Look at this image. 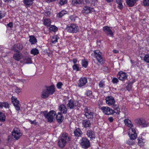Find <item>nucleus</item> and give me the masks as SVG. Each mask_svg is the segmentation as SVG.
<instances>
[{"label":"nucleus","mask_w":149,"mask_h":149,"mask_svg":"<svg viewBox=\"0 0 149 149\" xmlns=\"http://www.w3.org/2000/svg\"><path fill=\"white\" fill-rule=\"evenodd\" d=\"M116 2L118 4V8H119L120 9H121L123 8V6L122 5V1L121 0H115Z\"/></svg>","instance_id":"30"},{"label":"nucleus","mask_w":149,"mask_h":149,"mask_svg":"<svg viewBox=\"0 0 149 149\" xmlns=\"http://www.w3.org/2000/svg\"><path fill=\"white\" fill-rule=\"evenodd\" d=\"M68 102L67 106L68 109H74L76 107H79L80 106V103L79 101H73L70 100H68Z\"/></svg>","instance_id":"5"},{"label":"nucleus","mask_w":149,"mask_h":149,"mask_svg":"<svg viewBox=\"0 0 149 149\" xmlns=\"http://www.w3.org/2000/svg\"><path fill=\"white\" fill-rule=\"evenodd\" d=\"M30 122H31V124H33L35 125H36L37 124V123L35 120H34L33 121L30 120Z\"/></svg>","instance_id":"56"},{"label":"nucleus","mask_w":149,"mask_h":149,"mask_svg":"<svg viewBox=\"0 0 149 149\" xmlns=\"http://www.w3.org/2000/svg\"><path fill=\"white\" fill-rule=\"evenodd\" d=\"M56 0H47V2L50 3L53 1H54Z\"/></svg>","instance_id":"61"},{"label":"nucleus","mask_w":149,"mask_h":149,"mask_svg":"<svg viewBox=\"0 0 149 149\" xmlns=\"http://www.w3.org/2000/svg\"><path fill=\"white\" fill-rule=\"evenodd\" d=\"M88 137L91 139L95 138V134L94 132L93 131L90 130H88L86 134Z\"/></svg>","instance_id":"21"},{"label":"nucleus","mask_w":149,"mask_h":149,"mask_svg":"<svg viewBox=\"0 0 149 149\" xmlns=\"http://www.w3.org/2000/svg\"><path fill=\"white\" fill-rule=\"evenodd\" d=\"M29 41L32 45L36 44L37 42V40L33 36H29Z\"/></svg>","instance_id":"25"},{"label":"nucleus","mask_w":149,"mask_h":149,"mask_svg":"<svg viewBox=\"0 0 149 149\" xmlns=\"http://www.w3.org/2000/svg\"><path fill=\"white\" fill-rule=\"evenodd\" d=\"M63 84L61 82H58L56 84V86L58 88L60 89L61 88V87L63 86Z\"/></svg>","instance_id":"50"},{"label":"nucleus","mask_w":149,"mask_h":149,"mask_svg":"<svg viewBox=\"0 0 149 149\" xmlns=\"http://www.w3.org/2000/svg\"><path fill=\"white\" fill-rule=\"evenodd\" d=\"M103 30L104 32L107 35H110L111 36L113 35V33L111 30L107 26H105L103 27Z\"/></svg>","instance_id":"17"},{"label":"nucleus","mask_w":149,"mask_h":149,"mask_svg":"<svg viewBox=\"0 0 149 149\" xmlns=\"http://www.w3.org/2000/svg\"><path fill=\"white\" fill-rule=\"evenodd\" d=\"M74 134L76 136L79 137L81 136L82 134V132L80 128H77L74 131Z\"/></svg>","instance_id":"23"},{"label":"nucleus","mask_w":149,"mask_h":149,"mask_svg":"<svg viewBox=\"0 0 149 149\" xmlns=\"http://www.w3.org/2000/svg\"><path fill=\"white\" fill-rule=\"evenodd\" d=\"M66 11H62L61 12H60L58 14V17H62L64 15L66 14Z\"/></svg>","instance_id":"42"},{"label":"nucleus","mask_w":149,"mask_h":149,"mask_svg":"<svg viewBox=\"0 0 149 149\" xmlns=\"http://www.w3.org/2000/svg\"><path fill=\"white\" fill-rule=\"evenodd\" d=\"M134 122L136 123L141 126L143 127H146L147 126L146 120L143 119H137L135 120Z\"/></svg>","instance_id":"11"},{"label":"nucleus","mask_w":149,"mask_h":149,"mask_svg":"<svg viewBox=\"0 0 149 149\" xmlns=\"http://www.w3.org/2000/svg\"><path fill=\"white\" fill-rule=\"evenodd\" d=\"M77 61V60L76 59H73V62L74 64L76 63Z\"/></svg>","instance_id":"59"},{"label":"nucleus","mask_w":149,"mask_h":149,"mask_svg":"<svg viewBox=\"0 0 149 149\" xmlns=\"http://www.w3.org/2000/svg\"><path fill=\"white\" fill-rule=\"evenodd\" d=\"M72 68L74 70L76 71H78L79 70V67L77 64H74L72 66Z\"/></svg>","instance_id":"41"},{"label":"nucleus","mask_w":149,"mask_h":149,"mask_svg":"<svg viewBox=\"0 0 149 149\" xmlns=\"http://www.w3.org/2000/svg\"><path fill=\"white\" fill-rule=\"evenodd\" d=\"M12 138L15 140L19 139L22 135V134L20 132L19 130L17 128H15L12 132Z\"/></svg>","instance_id":"7"},{"label":"nucleus","mask_w":149,"mask_h":149,"mask_svg":"<svg viewBox=\"0 0 149 149\" xmlns=\"http://www.w3.org/2000/svg\"><path fill=\"white\" fill-rule=\"evenodd\" d=\"M67 0H61L59 2V3L61 5H63L67 3Z\"/></svg>","instance_id":"47"},{"label":"nucleus","mask_w":149,"mask_h":149,"mask_svg":"<svg viewBox=\"0 0 149 149\" xmlns=\"http://www.w3.org/2000/svg\"><path fill=\"white\" fill-rule=\"evenodd\" d=\"M130 134H131L130 137L131 139H132V140H134L137 137L136 133L132 134V133H131Z\"/></svg>","instance_id":"37"},{"label":"nucleus","mask_w":149,"mask_h":149,"mask_svg":"<svg viewBox=\"0 0 149 149\" xmlns=\"http://www.w3.org/2000/svg\"><path fill=\"white\" fill-rule=\"evenodd\" d=\"M81 123L82 127L86 128L90 127L91 125V122L89 120H83L82 121Z\"/></svg>","instance_id":"15"},{"label":"nucleus","mask_w":149,"mask_h":149,"mask_svg":"<svg viewBox=\"0 0 149 149\" xmlns=\"http://www.w3.org/2000/svg\"><path fill=\"white\" fill-rule=\"evenodd\" d=\"M91 107H85L84 108V111L85 113L84 115H86L87 114V113H89V112H91Z\"/></svg>","instance_id":"31"},{"label":"nucleus","mask_w":149,"mask_h":149,"mask_svg":"<svg viewBox=\"0 0 149 149\" xmlns=\"http://www.w3.org/2000/svg\"><path fill=\"white\" fill-rule=\"evenodd\" d=\"M43 114L45 118L47 119L48 122L51 123L54 120L56 114V112L53 110L50 111L48 113L45 111L43 112Z\"/></svg>","instance_id":"4"},{"label":"nucleus","mask_w":149,"mask_h":149,"mask_svg":"<svg viewBox=\"0 0 149 149\" xmlns=\"http://www.w3.org/2000/svg\"><path fill=\"white\" fill-rule=\"evenodd\" d=\"M55 90L54 86L49 87L45 86V88L43 89L41 93V97L44 98L47 97L50 95H52L55 92Z\"/></svg>","instance_id":"1"},{"label":"nucleus","mask_w":149,"mask_h":149,"mask_svg":"<svg viewBox=\"0 0 149 149\" xmlns=\"http://www.w3.org/2000/svg\"><path fill=\"white\" fill-rule=\"evenodd\" d=\"M44 23L45 25L49 26L51 24V21L49 19H45L44 20Z\"/></svg>","instance_id":"33"},{"label":"nucleus","mask_w":149,"mask_h":149,"mask_svg":"<svg viewBox=\"0 0 149 149\" xmlns=\"http://www.w3.org/2000/svg\"><path fill=\"white\" fill-rule=\"evenodd\" d=\"M134 142L132 139H130L127 141V143L129 145H132L134 144Z\"/></svg>","instance_id":"44"},{"label":"nucleus","mask_w":149,"mask_h":149,"mask_svg":"<svg viewBox=\"0 0 149 149\" xmlns=\"http://www.w3.org/2000/svg\"><path fill=\"white\" fill-rule=\"evenodd\" d=\"M144 61L147 63H149V54H146L143 59Z\"/></svg>","instance_id":"36"},{"label":"nucleus","mask_w":149,"mask_h":149,"mask_svg":"<svg viewBox=\"0 0 149 149\" xmlns=\"http://www.w3.org/2000/svg\"><path fill=\"white\" fill-rule=\"evenodd\" d=\"M108 120L110 122H112L113 120V119L112 117H109L108 118Z\"/></svg>","instance_id":"58"},{"label":"nucleus","mask_w":149,"mask_h":149,"mask_svg":"<svg viewBox=\"0 0 149 149\" xmlns=\"http://www.w3.org/2000/svg\"><path fill=\"white\" fill-rule=\"evenodd\" d=\"M124 122L125 125L130 128L132 127L133 126V125L131 123V121L128 119L125 120Z\"/></svg>","instance_id":"26"},{"label":"nucleus","mask_w":149,"mask_h":149,"mask_svg":"<svg viewBox=\"0 0 149 149\" xmlns=\"http://www.w3.org/2000/svg\"><path fill=\"white\" fill-rule=\"evenodd\" d=\"M15 91L17 93H19L21 92V89L17 87H16L15 89Z\"/></svg>","instance_id":"53"},{"label":"nucleus","mask_w":149,"mask_h":149,"mask_svg":"<svg viewBox=\"0 0 149 149\" xmlns=\"http://www.w3.org/2000/svg\"><path fill=\"white\" fill-rule=\"evenodd\" d=\"M66 29L68 32L73 33L77 32L79 30V28L78 26L76 25L71 24L67 26Z\"/></svg>","instance_id":"8"},{"label":"nucleus","mask_w":149,"mask_h":149,"mask_svg":"<svg viewBox=\"0 0 149 149\" xmlns=\"http://www.w3.org/2000/svg\"><path fill=\"white\" fill-rule=\"evenodd\" d=\"M131 133H136L135 129L134 128H132L131 127L129 129V133L130 134Z\"/></svg>","instance_id":"45"},{"label":"nucleus","mask_w":149,"mask_h":149,"mask_svg":"<svg viewBox=\"0 0 149 149\" xmlns=\"http://www.w3.org/2000/svg\"><path fill=\"white\" fill-rule=\"evenodd\" d=\"M58 37L56 36H54L52 37V43H55L57 41Z\"/></svg>","instance_id":"39"},{"label":"nucleus","mask_w":149,"mask_h":149,"mask_svg":"<svg viewBox=\"0 0 149 149\" xmlns=\"http://www.w3.org/2000/svg\"><path fill=\"white\" fill-rule=\"evenodd\" d=\"M12 103L15 106V109L17 111H19L20 109L19 101L17 99H15L14 100L12 101Z\"/></svg>","instance_id":"18"},{"label":"nucleus","mask_w":149,"mask_h":149,"mask_svg":"<svg viewBox=\"0 0 149 149\" xmlns=\"http://www.w3.org/2000/svg\"><path fill=\"white\" fill-rule=\"evenodd\" d=\"M87 81L86 78L85 77L81 78L78 83V86L79 87H81L84 86L87 83Z\"/></svg>","instance_id":"14"},{"label":"nucleus","mask_w":149,"mask_h":149,"mask_svg":"<svg viewBox=\"0 0 149 149\" xmlns=\"http://www.w3.org/2000/svg\"><path fill=\"white\" fill-rule=\"evenodd\" d=\"M15 47H16L17 49L19 50H22L23 49L22 45L19 44H18L16 45H15Z\"/></svg>","instance_id":"40"},{"label":"nucleus","mask_w":149,"mask_h":149,"mask_svg":"<svg viewBox=\"0 0 149 149\" xmlns=\"http://www.w3.org/2000/svg\"><path fill=\"white\" fill-rule=\"evenodd\" d=\"M24 61L26 63H31L32 61L31 58L29 57H26L24 58Z\"/></svg>","instance_id":"29"},{"label":"nucleus","mask_w":149,"mask_h":149,"mask_svg":"<svg viewBox=\"0 0 149 149\" xmlns=\"http://www.w3.org/2000/svg\"><path fill=\"white\" fill-rule=\"evenodd\" d=\"M94 53L95 57L97 60L98 63L101 64H103L104 63V61L102 53L99 50H95Z\"/></svg>","instance_id":"6"},{"label":"nucleus","mask_w":149,"mask_h":149,"mask_svg":"<svg viewBox=\"0 0 149 149\" xmlns=\"http://www.w3.org/2000/svg\"><path fill=\"white\" fill-rule=\"evenodd\" d=\"M92 94V92L91 91H87L86 93V95L87 96H89L91 95Z\"/></svg>","instance_id":"54"},{"label":"nucleus","mask_w":149,"mask_h":149,"mask_svg":"<svg viewBox=\"0 0 149 149\" xmlns=\"http://www.w3.org/2000/svg\"><path fill=\"white\" fill-rule=\"evenodd\" d=\"M118 80L116 78H115L113 79L112 82L113 83H116L118 82Z\"/></svg>","instance_id":"55"},{"label":"nucleus","mask_w":149,"mask_h":149,"mask_svg":"<svg viewBox=\"0 0 149 149\" xmlns=\"http://www.w3.org/2000/svg\"><path fill=\"white\" fill-rule=\"evenodd\" d=\"M4 15L0 13V19L3 17Z\"/></svg>","instance_id":"62"},{"label":"nucleus","mask_w":149,"mask_h":149,"mask_svg":"<svg viewBox=\"0 0 149 149\" xmlns=\"http://www.w3.org/2000/svg\"><path fill=\"white\" fill-rule=\"evenodd\" d=\"M70 137L68 136L67 133H63L58 142L59 147L61 148L64 147L66 145V143L70 141Z\"/></svg>","instance_id":"2"},{"label":"nucleus","mask_w":149,"mask_h":149,"mask_svg":"<svg viewBox=\"0 0 149 149\" xmlns=\"http://www.w3.org/2000/svg\"><path fill=\"white\" fill-rule=\"evenodd\" d=\"M45 13L47 14V15H49L51 14L50 12L49 11L46 12Z\"/></svg>","instance_id":"63"},{"label":"nucleus","mask_w":149,"mask_h":149,"mask_svg":"<svg viewBox=\"0 0 149 149\" xmlns=\"http://www.w3.org/2000/svg\"><path fill=\"white\" fill-rule=\"evenodd\" d=\"M14 49L15 51L17 53L14 54L13 58L15 60L18 61L22 58V55L21 53L19 52L18 50L15 49Z\"/></svg>","instance_id":"13"},{"label":"nucleus","mask_w":149,"mask_h":149,"mask_svg":"<svg viewBox=\"0 0 149 149\" xmlns=\"http://www.w3.org/2000/svg\"><path fill=\"white\" fill-rule=\"evenodd\" d=\"M63 117L62 116L61 113L58 112L56 116V118L57 121L59 123H61L63 121Z\"/></svg>","instance_id":"19"},{"label":"nucleus","mask_w":149,"mask_h":149,"mask_svg":"<svg viewBox=\"0 0 149 149\" xmlns=\"http://www.w3.org/2000/svg\"><path fill=\"white\" fill-rule=\"evenodd\" d=\"M20 81L24 83L25 82L26 80L24 79H22L20 80Z\"/></svg>","instance_id":"64"},{"label":"nucleus","mask_w":149,"mask_h":149,"mask_svg":"<svg viewBox=\"0 0 149 149\" xmlns=\"http://www.w3.org/2000/svg\"><path fill=\"white\" fill-rule=\"evenodd\" d=\"M80 144L82 147L85 149L88 148L91 146L89 140L85 137L81 139Z\"/></svg>","instance_id":"9"},{"label":"nucleus","mask_w":149,"mask_h":149,"mask_svg":"<svg viewBox=\"0 0 149 149\" xmlns=\"http://www.w3.org/2000/svg\"><path fill=\"white\" fill-rule=\"evenodd\" d=\"M138 145L140 146H143L144 144V142L143 141V140L139 139H138Z\"/></svg>","instance_id":"48"},{"label":"nucleus","mask_w":149,"mask_h":149,"mask_svg":"<svg viewBox=\"0 0 149 149\" xmlns=\"http://www.w3.org/2000/svg\"><path fill=\"white\" fill-rule=\"evenodd\" d=\"M118 77L120 80L123 81L127 78V76L126 73L123 72L120 73V74L118 75Z\"/></svg>","instance_id":"20"},{"label":"nucleus","mask_w":149,"mask_h":149,"mask_svg":"<svg viewBox=\"0 0 149 149\" xmlns=\"http://www.w3.org/2000/svg\"><path fill=\"white\" fill-rule=\"evenodd\" d=\"M132 84V83H131L130 84H128V85L126 86V88L129 91L131 89Z\"/></svg>","instance_id":"51"},{"label":"nucleus","mask_w":149,"mask_h":149,"mask_svg":"<svg viewBox=\"0 0 149 149\" xmlns=\"http://www.w3.org/2000/svg\"><path fill=\"white\" fill-rule=\"evenodd\" d=\"M102 109L104 113L107 115H110L114 113V110L108 107H104L102 108Z\"/></svg>","instance_id":"10"},{"label":"nucleus","mask_w":149,"mask_h":149,"mask_svg":"<svg viewBox=\"0 0 149 149\" xmlns=\"http://www.w3.org/2000/svg\"><path fill=\"white\" fill-rule=\"evenodd\" d=\"M33 0H24V3L28 6H29L33 3Z\"/></svg>","instance_id":"28"},{"label":"nucleus","mask_w":149,"mask_h":149,"mask_svg":"<svg viewBox=\"0 0 149 149\" xmlns=\"http://www.w3.org/2000/svg\"><path fill=\"white\" fill-rule=\"evenodd\" d=\"M138 1V0H126V2L129 7H132Z\"/></svg>","instance_id":"22"},{"label":"nucleus","mask_w":149,"mask_h":149,"mask_svg":"<svg viewBox=\"0 0 149 149\" xmlns=\"http://www.w3.org/2000/svg\"><path fill=\"white\" fill-rule=\"evenodd\" d=\"M3 107L5 108H9V105L7 102H0V108H2Z\"/></svg>","instance_id":"27"},{"label":"nucleus","mask_w":149,"mask_h":149,"mask_svg":"<svg viewBox=\"0 0 149 149\" xmlns=\"http://www.w3.org/2000/svg\"><path fill=\"white\" fill-rule=\"evenodd\" d=\"M49 29L50 30L53 31H55L57 30V28L54 25H52L50 27Z\"/></svg>","instance_id":"43"},{"label":"nucleus","mask_w":149,"mask_h":149,"mask_svg":"<svg viewBox=\"0 0 149 149\" xmlns=\"http://www.w3.org/2000/svg\"><path fill=\"white\" fill-rule=\"evenodd\" d=\"M105 82L103 80L101 81L99 84V86L100 88H102L105 85Z\"/></svg>","instance_id":"46"},{"label":"nucleus","mask_w":149,"mask_h":149,"mask_svg":"<svg viewBox=\"0 0 149 149\" xmlns=\"http://www.w3.org/2000/svg\"><path fill=\"white\" fill-rule=\"evenodd\" d=\"M7 26L10 27V28H11L13 26V23L12 22H10L9 23V24H7Z\"/></svg>","instance_id":"57"},{"label":"nucleus","mask_w":149,"mask_h":149,"mask_svg":"<svg viewBox=\"0 0 149 149\" xmlns=\"http://www.w3.org/2000/svg\"><path fill=\"white\" fill-rule=\"evenodd\" d=\"M143 3L145 6L149 5V0H143Z\"/></svg>","instance_id":"49"},{"label":"nucleus","mask_w":149,"mask_h":149,"mask_svg":"<svg viewBox=\"0 0 149 149\" xmlns=\"http://www.w3.org/2000/svg\"><path fill=\"white\" fill-rule=\"evenodd\" d=\"M106 103L109 105L113 106V107L115 111V112L118 114L120 112V109L118 106L115 104V101L113 97L112 96H108L106 98Z\"/></svg>","instance_id":"3"},{"label":"nucleus","mask_w":149,"mask_h":149,"mask_svg":"<svg viewBox=\"0 0 149 149\" xmlns=\"http://www.w3.org/2000/svg\"><path fill=\"white\" fill-rule=\"evenodd\" d=\"M95 113L91 111L88 113H87V114L85 116L86 118L88 119H92L95 117Z\"/></svg>","instance_id":"24"},{"label":"nucleus","mask_w":149,"mask_h":149,"mask_svg":"<svg viewBox=\"0 0 149 149\" xmlns=\"http://www.w3.org/2000/svg\"><path fill=\"white\" fill-rule=\"evenodd\" d=\"M39 53L38 50L36 48H33L31 51V54L34 55H37Z\"/></svg>","instance_id":"34"},{"label":"nucleus","mask_w":149,"mask_h":149,"mask_svg":"<svg viewBox=\"0 0 149 149\" xmlns=\"http://www.w3.org/2000/svg\"><path fill=\"white\" fill-rule=\"evenodd\" d=\"M113 52L114 53H117L119 52V51L118 50H114L113 51Z\"/></svg>","instance_id":"60"},{"label":"nucleus","mask_w":149,"mask_h":149,"mask_svg":"<svg viewBox=\"0 0 149 149\" xmlns=\"http://www.w3.org/2000/svg\"><path fill=\"white\" fill-rule=\"evenodd\" d=\"M5 119V116L4 113L0 112V121H4Z\"/></svg>","instance_id":"35"},{"label":"nucleus","mask_w":149,"mask_h":149,"mask_svg":"<svg viewBox=\"0 0 149 149\" xmlns=\"http://www.w3.org/2000/svg\"><path fill=\"white\" fill-rule=\"evenodd\" d=\"M82 0H73L72 3L74 6H76L77 4H80L82 3Z\"/></svg>","instance_id":"32"},{"label":"nucleus","mask_w":149,"mask_h":149,"mask_svg":"<svg viewBox=\"0 0 149 149\" xmlns=\"http://www.w3.org/2000/svg\"><path fill=\"white\" fill-rule=\"evenodd\" d=\"M88 62L85 60H83L82 62V65L83 67L86 68L88 65Z\"/></svg>","instance_id":"38"},{"label":"nucleus","mask_w":149,"mask_h":149,"mask_svg":"<svg viewBox=\"0 0 149 149\" xmlns=\"http://www.w3.org/2000/svg\"><path fill=\"white\" fill-rule=\"evenodd\" d=\"M59 110L61 111V113H66L67 112V109L64 104H61L59 107Z\"/></svg>","instance_id":"16"},{"label":"nucleus","mask_w":149,"mask_h":149,"mask_svg":"<svg viewBox=\"0 0 149 149\" xmlns=\"http://www.w3.org/2000/svg\"><path fill=\"white\" fill-rule=\"evenodd\" d=\"M94 11V10L92 8H91L87 6H84L82 11V13L84 14L85 15Z\"/></svg>","instance_id":"12"},{"label":"nucleus","mask_w":149,"mask_h":149,"mask_svg":"<svg viewBox=\"0 0 149 149\" xmlns=\"http://www.w3.org/2000/svg\"><path fill=\"white\" fill-rule=\"evenodd\" d=\"M76 16L75 15H71L70 16V19L71 21H74L75 19Z\"/></svg>","instance_id":"52"}]
</instances>
